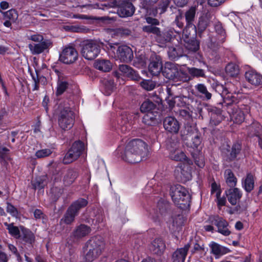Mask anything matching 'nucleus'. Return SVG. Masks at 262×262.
<instances>
[{"mask_svg":"<svg viewBox=\"0 0 262 262\" xmlns=\"http://www.w3.org/2000/svg\"><path fill=\"white\" fill-rule=\"evenodd\" d=\"M147 151V145L139 139H135L129 141L121 153L122 159L130 163H138L142 157Z\"/></svg>","mask_w":262,"mask_h":262,"instance_id":"f257e3e1","label":"nucleus"},{"mask_svg":"<svg viewBox=\"0 0 262 262\" xmlns=\"http://www.w3.org/2000/svg\"><path fill=\"white\" fill-rule=\"evenodd\" d=\"M105 247L103 238L100 236L92 237L83 247L84 262H92L101 254Z\"/></svg>","mask_w":262,"mask_h":262,"instance_id":"f03ea898","label":"nucleus"},{"mask_svg":"<svg viewBox=\"0 0 262 262\" xmlns=\"http://www.w3.org/2000/svg\"><path fill=\"white\" fill-rule=\"evenodd\" d=\"M169 193L172 201L179 208L185 210L190 206L191 196L184 187L179 184L171 186Z\"/></svg>","mask_w":262,"mask_h":262,"instance_id":"7ed1b4c3","label":"nucleus"},{"mask_svg":"<svg viewBox=\"0 0 262 262\" xmlns=\"http://www.w3.org/2000/svg\"><path fill=\"white\" fill-rule=\"evenodd\" d=\"M88 204V201L83 198H79L73 202L69 206L64 213L61 222L66 225H71L78 215L81 209L85 207Z\"/></svg>","mask_w":262,"mask_h":262,"instance_id":"20e7f679","label":"nucleus"},{"mask_svg":"<svg viewBox=\"0 0 262 262\" xmlns=\"http://www.w3.org/2000/svg\"><path fill=\"white\" fill-rule=\"evenodd\" d=\"M162 74L166 78L176 81L186 82L189 79L187 73L183 71H179L174 63L170 62L165 63Z\"/></svg>","mask_w":262,"mask_h":262,"instance_id":"39448f33","label":"nucleus"},{"mask_svg":"<svg viewBox=\"0 0 262 262\" xmlns=\"http://www.w3.org/2000/svg\"><path fill=\"white\" fill-rule=\"evenodd\" d=\"M100 43L96 40H85L81 43V54L86 59L92 60L97 57L100 52Z\"/></svg>","mask_w":262,"mask_h":262,"instance_id":"423d86ee","label":"nucleus"},{"mask_svg":"<svg viewBox=\"0 0 262 262\" xmlns=\"http://www.w3.org/2000/svg\"><path fill=\"white\" fill-rule=\"evenodd\" d=\"M75 116L74 112L70 107H64L61 109L58 117V123L63 130L71 129L74 123Z\"/></svg>","mask_w":262,"mask_h":262,"instance_id":"0eeeda50","label":"nucleus"},{"mask_svg":"<svg viewBox=\"0 0 262 262\" xmlns=\"http://www.w3.org/2000/svg\"><path fill=\"white\" fill-rule=\"evenodd\" d=\"M84 150V144L83 142L80 140L74 142L62 160L63 163L68 164L76 160L81 155Z\"/></svg>","mask_w":262,"mask_h":262,"instance_id":"6e6552de","label":"nucleus"},{"mask_svg":"<svg viewBox=\"0 0 262 262\" xmlns=\"http://www.w3.org/2000/svg\"><path fill=\"white\" fill-rule=\"evenodd\" d=\"M102 9L108 10L109 13L116 12L119 16H132L135 11V7L130 2L118 3L116 6H108L107 8L103 7Z\"/></svg>","mask_w":262,"mask_h":262,"instance_id":"1a4fd4ad","label":"nucleus"},{"mask_svg":"<svg viewBox=\"0 0 262 262\" xmlns=\"http://www.w3.org/2000/svg\"><path fill=\"white\" fill-rule=\"evenodd\" d=\"M249 111V106L240 104L230 107L228 113L234 123L241 124L245 119V114L248 113Z\"/></svg>","mask_w":262,"mask_h":262,"instance_id":"9d476101","label":"nucleus"},{"mask_svg":"<svg viewBox=\"0 0 262 262\" xmlns=\"http://www.w3.org/2000/svg\"><path fill=\"white\" fill-rule=\"evenodd\" d=\"M78 55V52L74 47H66L60 54L59 60L66 64H71L77 59Z\"/></svg>","mask_w":262,"mask_h":262,"instance_id":"9b49d317","label":"nucleus"},{"mask_svg":"<svg viewBox=\"0 0 262 262\" xmlns=\"http://www.w3.org/2000/svg\"><path fill=\"white\" fill-rule=\"evenodd\" d=\"M170 209V204L166 201L160 200L157 203L156 209L152 217L155 222H159L163 217L165 216Z\"/></svg>","mask_w":262,"mask_h":262,"instance_id":"f8f14e48","label":"nucleus"},{"mask_svg":"<svg viewBox=\"0 0 262 262\" xmlns=\"http://www.w3.org/2000/svg\"><path fill=\"white\" fill-rule=\"evenodd\" d=\"M209 222L217 227V232L224 236H228L231 232L228 229L229 223L219 215H212L209 217Z\"/></svg>","mask_w":262,"mask_h":262,"instance_id":"ddd939ff","label":"nucleus"},{"mask_svg":"<svg viewBox=\"0 0 262 262\" xmlns=\"http://www.w3.org/2000/svg\"><path fill=\"white\" fill-rule=\"evenodd\" d=\"M91 228L86 225L80 224L75 227L72 232L69 241H71L72 243H77L82 238L88 235L91 232Z\"/></svg>","mask_w":262,"mask_h":262,"instance_id":"4468645a","label":"nucleus"},{"mask_svg":"<svg viewBox=\"0 0 262 262\" xmlns=\"http://www.w3.org/2000/svg\"><path fill=\"white\" fill-rule=\"evenodd\" d=\"M162 70L163 64L161 57L156 54L151 55L148 65L149 72L153 76H158L162 73Z\"/></svg>","mask_w":262,"mask_h":262,"instance_id":"2eb2a0df","label":"nucleus"},{"mask_svg":"<svg viewBox=\"0 0 262 262\" xmlns=\"http://www.w3.org/2000/svg\"><path fill=\"white\" fill-rule=\"evenodd\" d=\"M116 54L118 58L124 62H129L134 57L132 49L127 46L122 45L118 47Z\"/></svg>","mask_w":262,"mask_h":262,"instance_id":"dca6fc26","label":"nucleus"},{"mask_svg":"<svg viewBox=\"0 0 262 262\" xmlns=\"http://www.w3.org/2000/svg\"><path fill=\"white\" fill-rule=\"evenodd\" d=\"M246 80L252 85L257 86L262 84V75L253 69L247 71L245 73Z\"/></svg>","mask_w":262,"mask_h":262,"instance_id":"f3484780","label":"nucleus"},{"mask_svg":"<svg viewBox=\"0 0 262 262\" xmlns=\"http://www.w3.org/2000/svg\"><path fill=\"white\" fill-rule=\"evenodd\" d=\"M163 126L166 131L173 134H178L180 127L179 121L171 116L166 117L164 119Z\"/></svg>","mask_w":262,"mask_h":262,"instance_id":"a211bd4d","label":"nucleus"},{"mask_svg":"<svg viewBox=\"0 0 262 262\" xmlns=\"http://www.w3.org/2000/svg\"><path fill=\"white\" fill-rule=\"evenodd\" d=\"M210 116L209 126L213 127L218 125L224 119L222 111L216 107H212L208 109Z\"/></svg>","mask_w":262,"mask_h":262,"instance_id":"6ab92c4d","label":"nucleus"},{"mask_svg":"<svg viewBox=\"0 0 262 262\" xmlns=\"http://www.w3.org/2000/svg\"><path fill=\"white\" fill-rule=\"evenodd\" d=\"M165 248V243L161 238H155L149 246L150 251L153 254L158 256H161L164 253Z\"/></svg>","mask_w":262,"mask_h":262,"instance_id":"aec40b11","label":"nucleus"},{"mask_svg":"<svg viewBox=\"0 0 262 262\" xmlns=\"http://www.w3.org/2000/svg\"><path fill=\"white\" fill-rule=\"evenodd\" d=\"M190 245L191 244L189 243L184 247L178 248L172 255L173 262H185Z\"/></svg>","mask_w":262,"mask_h":262,"instance_id":"412c9836","label":"nucleus"},{"mask_svg":"<svg viewBox=\"0 0 262 262\" xmlns=\"http://www.w3.org/2000/svg\"><path fill=\"white\" fill-rule=\"evenodd\" d=\"M86 23L96 26H106L116 21L115 17H84Z\"/></svg>","mask_w":262,"mask_h":262,"instance_id":"4be33fe9","label":"nucleus"},{"mask_svg":"<svg viewBox=\"0 0 262 262\" xmlns=\"http://www.w3.org/2000/svg\"><path fill=\"white\" fill-rule=\"evenodd\" d=\"M225 194L229 202L235 205L242 196V193L237 188H231L225 191Z\"/></svg>","mask_w":262,"mask_h":262,"instance_id":"5701e85b","label":"nucleus"},{"mask_svg":"<svg viewBox=\"0 0 262 262\" xmlns=\"http://www.w3.org/2000/svg\"><path fill=\"white\" fill-rule=\"evenodd\" d=\"M169 156L170 159L176 161L182 162L183 163L191 165L192 161L189 159L185 154L179 148L170 152Z\"/></svg>","mask_w":262,"mask_h":262,"instance_id":"b1692460","label":"nucleus"},{"mask_svg":"<svg viewBox=\"0 0 262 262\" xmlns=\"http://www.w3.org/2000/svg\"><path fill=\"white\" fill-rule=\"evenodd\" d=\"M21 233L20 237L18 238L26 244L32 246L35 242V235L29 229L23 226L19 227Z\"/></svg>","mask_w":262,"mask_h":262,"instance_id":"393cba45","label":"nucleus"},{"mask_svg":"<svg viewBox=\"0 0 262 262\" xmlns=\"http://www.w3.org/2000/svg\"><path fill=\"white\" fill-rule=\"evenodd\" d=\"M145 18L146 22L150 25L143 26L142 28L143 31L148 33H152L156 35L160 34V30L159 28L154 26V25H159V20L154 17H145Z\"/></svg>","mask_w":262,"mask_h":262,"instance_id":"a878e982","label":"nucleus"},{"mask_svg":"<svg viewBox=\"0 0 262 262\" xmlns=\"http://www.w3.org/2000/svg\"><path fill=\"white\" fill-rule=\"evenodd\" d=\"M168 58L171 60H176L184 55V50L181 45L169 47L167 50Z\"/></svg>","mask_w":262,"mask_h":262,"instance_id":"bb28decb","label":"nucleus"},{"mask_svg":"<svg viewBox=\"0 0 262 262\" xmlns=\"http://www.w3.org/2000/svg\"><path fill=\"white\" fill-rule=\"evenodd\" d=\"M190 166L183 163L180 164V166L177 168L176 172H178L181 181L186 182L191 179V174L190 169Z\"/></svg>","mask_w":262,"mask_h":262,"instance_id":"cd10ccee","label":"nucleus"},{"mask_svg":"<svg viewBox=\"0 0 262 262\" xmlns=\"http://www.w3.org/2000/svg\"><path fill=\"white\" fill-rule=\"evenodd\" d=\"M119 70L125 76L130 78L132 80L135 81H139L140 79V76L138 74V73L132 68L127 65H120L119 67Z\"/></svg>","mask_w":262,"mask_h":262,"instance_id":"c85d7f7f","label":"nucleus"},{"mask_svg":"<svg viewBox=\"0 0 262 262\" xmlns=\"http://www.w3.org/2000/svg\"><path fill=\"white\" fill-rule=\"evenodd\" d=\"M52 45L50 40H45L40 43L29 45V48L33 54H39L43 52L45 50L49 48Z\"/></svg>","mask_w":262,"mask_h":262,"instance_id":"c756f323","label":"nucleus"},{"mask_svg":"<svg viewBox=\"0 0 262 262\" xmlns=\"http://www.w3.org/2000/svg\"><path fill=\"white\" fill-rule=\"evenodd\" d=\"M221 38L216 35L215 36L212 34H209L208 38L206 40V43L208 47L212 50H216L221 45L224 43L226 39L220 40Z\"/></svg>","mask_w":262,"mask_h":262,"instance_id":"7c9ffc66","label":"nucleus"},{"mask_svg":"<svg viewBox=\"0 0 262 262\" xmlns=\"http://www.w3.org/2000/svg\"><path fill=\"white\" fill-rule=\"evenodd\" d=\"M78 176V171L74 169H68L63 177V183L66 186L72 184Z\"/></svg>","mask_w":262,"mask_h":262,"instance_id":"2f4dec72","label":"nucleus"},{"mask_svg":"<svg viewBox=\"0 0 262 262\" xmlns=\"http://www.w3.org/2000/svg\"><path fill=\"white\" fill-rule=\"evenodd\" d=\"M225 72L227 76L236 77L240 72L239 67L234 62H230L225 67Z\"/></svg>","mask_w":262,"mask_h":262,"instance_id":"473e14b6","label":"nucleus"},{"mask_svg":"<svg viewBox=\"0 0 262 262\" xmlns=\"http://www.w3.org/2000/svg\"><path fill=\"white\" fill-rule=\"evenodd\" d=\"M224 99V106L227 107V110L228 112V110L230 107H233L234 105H239L238 99L232 94L228 92V94L225 95L222 97Z\"/></svg>","mask_w":262,"mask_h":262,"instance_id":"72a5a7b5","label":"nucleus"},{"mask_svg":"<svg viewBox=\"0 0 262 262\" xmlns=\"http://www.w3.org/2000/svg\"><path fill=\"white\" fill-rule=\"evenodd\" d=\"M169 4V0H162V2L158 5V7H156L155 9H153L152 10L150 11L149 15L156 16L158 15L162 14L166 10Z\"/></svg>","mask_w":262,"mask_h":262,"instance_id":"f704fd0d","label":"nucleus"},{"mask_svg":"<svg viewBox=\"0 0 262 262\" xmlns=\"http://www.w3.org/2000/svg\"><path fill=\"white\" fill-rule=\"evenodd\" d=\"M171 220V223L169 225V229L171 231H174L183 224L184 218L181 214L172 215Z\"/></svg>","mask_w":262,"mask_h":262,"instance_id":"c9c22d12","label":"nucleus"},{"mask_svg":"<svg viewBox=\"0 0 262 262\" xmlns=\"http://www.w3.org/2000/svg\"><path fill=\"white\" fill-rule=\"evenodd\" d=\"M185 48L189 52H196L200 49V42L195 38L189 39L185 40Z\"/></svg>","mask_w":262,"mask_h":262,"instance_id":"e433bc0d","label":"nucleus"},{"mask_svg":"<svg viewBox=\"0 0 262 262\" xmlns=\"http://www.w3.org/2000/svg\"><path fill=\"white\" fill-rule=\"evenodd\" d=\"M211 252L215 256L224 255L230 252L228 248L222 246L217 243L213 242L210 245Z\"/></svg>","mask_w":262,"mask_h":262,"instance_id":"4c0bfd02","label":"nucleus"},{"mask_svg":"<svg viewBox=\"0 0 262 262\" xmlns=\"http://www.w3.org/2000/svg\"><path fill=\"white\" fill-rule=\"evenodd\" d=\"M112 64L109 60H98L95 62L96 69L104 72H109L112 69Z\"/></svg>","mask_w":262,"mask_h":262,"instance_id":"58836bf2","label":"nucleus"},{"mask_svg":"<svg viewBox=\"0 0 262 262\" xmlns=\"http://www.w3.org/2000/svg\"><path fill=\"white\" fill-rule=\"evenodd\" d=\"M226 183L230 187H234L237 183V179L232 171L230 169H226L224 172Z\"/></svg>","mask_w":262,"mask_h":262,"instance_id":"ea45409f","label":"nucleus"},{"mask_svg":"<svg viewBox=\"0 0 262 262\" xmlns=\"http://www.w3.org/2000/svg\"><path fill=\"white\" fill-rule=\"evenodd\" d=\"M156 107V104L149 100H147L142 103L140 106V111L142 113H153Z\"/></svg>","mask_w":262,"mask_h":262,"instance_id":"a19ab883","label":"nucleus"},{"mask_svg":"<svg viewBox=\"0 0 262 262\" xmlns=\"http://www.w3.org/2000/svg\"><path fill=\"white\" fill-rule=\"evenodd\" d=\"M242 149V145L239 142H236L233 144L229 155L228 157L227 161L229 162L234 160L238 155L239 154Z\"/></svg>","mask_w":262,"mask_h":262,"instance_id":"79ce46f5","label":"nucleus"},{"mask_svg":"<svg viewBox=\"0 0 262 262\" xmlns=\"http://www.w3.org/2000/svg\"><path fill=\"white\" fill-rule=\"evenodd\" d=\"M243 186L245 190L248 192H251L254 188V177L251 173L247 174L246 178L242 183Z\"/></svg>","mask_w":262,"mask_h":262,"instance_id":"37998d69","label":"nucleus"},{"mask_svg":"<svg viewBox=\"0 0 262 262\" xmlns=\"http://www.w3.org/2000/svg\"><path fill=\"white\" fill-rule=\"evenodd\" d=\"M261 126L258 122H253L248 127V136L249 137H258L261 135Z\"/></svg>","mask_w":262,"mask_h":262,"instance_id":"c03bdc74","label":"nucleus"},{"mask_svg":"<svg viewBox=\"0 0 262 262\" xmlns=\"http://www.w3.org/2000/svg\"><path fill=\"white\" fill-rule=\"evenodd\" d=\"M192 107L189 106L187 107L185 109H180L178 111L179 116L182 117L183 119L189 122L192 120Z\"/></svg>","mask_w":262,"mask_h":262,"instance_id":"a18cd8bd","label":"nucleus"},{"mask_svg":"<svg viewBox=\"0 0 262 262\" xmlns=\"http://www.w3.org/2000/svg\"><path fill=\"white\" fill-rule=\"evenodd\" d=\"M196 90L202 94V96L206 100H209L211 98L212 94L209 92L206 86L202 83L197 84L195 86Z\"/></svg>","mask_w":262,"mask_h":262,"instance_id":"49530a36","label":"nucleus"},{"mask_svg":"<svg viewBox=\"0 0 262 262\" xmlns=\"http://www.w3.org/2000/svg\"><path fill=\"white\" fill-rule=\"evenodd\" d=\"M214 28L215 33H216V35H217L221 38L219 40H222L223 39H226V31L223 28V27L220 21L215 23L214 25Z\"/></svg>","mask_w":262,"mask_h":262,"instance_id":"de8ad7c7","label":"nucleus"},{"mask_svg":"<svg viewBox=\"0 0 262 262\" xmlns=\"http://www.w3.org/2000/svg\"><path fill=\"white\" fill-rule=\"evenodd\" d=\"M172 38V35L168 32H163L162 34L160 32L157 35L156 40L159 43L164 44L171 41Z\"/></svg>","mask_w":262,"mask_h":262,"instance_id":"09e8293b","label":"nucleus"},{"mask_svg":"<svg viewBox=\"0 0 262 262\" xmlns=\"http://www.w3.org/2000/svg\"><path fill=\"white\" fill-rule=\"evenodd\" d=\"M5 226L7 227V229L8 230L9 233L14 237L18 239L20 237L21 231L19 228L14 226L13 224H8L5 223Z\"/></svg>","mask_w":262,"mask_h":262,"instance_id":"8fccbe9b","label":"nucleus"},{"mask_svg":"<svg viewBox=\"0 0 262 262\" xmlns=\"http://www.w3.org/2000/svg\"><path fill=\"white\" fill-rule=\"evenodd\" d=\"M142 122L145 125L152 126L157 123V120L153 113H148L143 116Z\"/></svg>","mask_w":262,"mask_h":262,"instance_id":"3c124183","label":"nucleus"},{"mask_svg":"<svg viewBox=\"0 0 262 262\" xmlns=\"http://www.w3.org/2000/svg\"><path fill=\"white\" fill-rule=\"evenodd\" d=\"M166 147L170 153L179 149V143L177 140L169 138L166 141Z\"/></svg>","mask_w":262,"mask_h":262,"instance_id":"603ef678","label":"nucleus"},{"mask_svg":"<svg viewBox=\"0 0 262 262\" xmlns=\"http://www.w3.org/2000/svg\"><path fill=\"white\" fill-rule=\"evenodd\" d=\"M188 73L192 77H205V71L203 69L196 68H188Z\"/></svg>","mask_w":262,"mask_h":262,"instance_id":"864d4df0","label":"nucleus"},{"mask_svg":"<svg viewBox=\"0 0 262 262\" xmlns=\"http://www.w3.org/2000/svg\"><path fill=\"white\" fill-rule=\"evenodd\" d=\"M1 133H3L1 135V136L3 137L4 140H9L10 138L11 139V142L12 143L15 142V137L18 135V131H12L10 132L9 130L1 132Z\"/></svg>","mask_w":262,"mask_h":262,"instance_id":"5fc2aeb1","label":"nucleus"},{"mask_svg":"<svg viewBox=\"0 0 262 262\" xmlns=\"http://www.w3.org/2000/svg\"><path fill=\"white\" fill-rule=\"evenodd\" d=\"M68 83L66 81L59 80L57 82L56 95L59 96L62 94L68 87Z\"/></svg>","mask_w":262,"mask_h":262,"instance_id":"6e6d98bb","label":"nucleus"},{"mask_svg":"<svg viewBox=\"0 0 262 262\" xmlns=\"http://www.w3.org/2000/svg\"><path fill=\"white\" fill-rule=\"evenodd\" d=\"M210 20L209 17H199L198 28L199 31H203L209 25Z\"/></svg>","mask_w":262,"mask_h":262,"instance_id":"4d7b16f0","label":"nucleus"},{"mask_svg":"<svg viewBox=\"0 0 262 262\" xmlns=\"http://www.w3.org/2000/svg\"><path fill=\"white\" fill-rule=\"evenodd\" d=\"M63 28L66 31L73 32H84L86 30L84 27L73 25H66L63 26Z\"/></svg>","mask_w":262,"mask_h":262,"instance_id":"13d9d810","label":"nucleus"},{"mask_svg":"<svg viewBox=\"0 0 262 262\" xmlns=\"http://www.w3.org/2000/svg\"><path fill=\"white\" fill-rule=\"evenodd\" d=\"M140 85L147 91H151L155 89L156 83L150 80H143L140 82Z\"/></svg>","mask_w":262,"mask_h":262,"instance_id":"bf43d9fd","label":"nucleus"},{"mask_svg":"<svg viewBox=\"0 0 262 262\" xmlns=\"http://www.w3.org/2000/svg\"><path fill=\"white\" fill-rule=\"evenodd\" d=\"M205 251L204 245L201 242H195L194 243L192 249L191 250L192 254L196 253H202Z\"/></svg>","mask_w":262,"mask_h":262,"instance_id":"052dcab7","label":"nucleus"},{"mask_svg":"<svg viewBox=\"0 0 262 262\" xmlns=\"http://www.w3.org/2000/svg\"><path fill=\"white\" fill-rule=\"evenodd\" d=\"M192 144L191 146L193 148H198L202 142L201 135L200 133L196 132L194 136L191 138Z\"/></svg>","mask_w":262,"mask_h":262,"instance_id":"680f3d73","label":"nucleus"},{"mask_svg":"<svg viewBox=\"0 0 262 262\" xmlns=\"http://www.w3.org/2000/svg\"><path fill=\"white\" fill-rule=\"evenodd\" d=\"M52 153V151L49 148L37 150L35 153V156L37 158H42L49 156Z\"/></svg>","mask_w":262,"mask_h":262,"instance_id":"e2e57ef3","label":"nucleus"},{"mask_svg":"<svg viewBox=\"0 0 262 262\" xmlns=\"http://www.w3.org/2000/svg\"><path fill=\"white\" fill-rule=\"evenodd\" d=\"M114 82L112 80H106L104 83V93L106 95H110L113 91Z\"/></svg>","mask_w":262,"mask_h":262,"instance_id":"0e129e2a","label":"nucleus"},{"mask_svg":"<svg viewBox=\"0 0 262 262\" xmlns=\"http://www.w3.org/2000/svg\"><path fill=\"white\" fill-rule=\"evenodd\" d=\"M200 7V8H203V6L202 4L200 5H198L197 6L194 5L191 6L188 10L186 12L185 16H195V14L196 13V11L198 10V8Z\"/></svg>","mask_w":262,"mask_h":262,"instance_id":"69168bd1","label":"nucleus"},{"mask_svg":"<svg viewBox=\"0 0 262 262\" xmlns=\"http://www.w3.org/2000/svg\"><path fill=\"white\" fill-rule=\"evenodd\" d=\"M196 132L195 126L190 124L189 122H188L184 124V134L188 135L190 134H194Z\"/></svg>","mask_w":262,"mask_h":262,"instance_id":"338daca9","label":"nucleus"},{"mask_svg":"<svg viewBox=\"0 0 262 262\" xmlns=\"http://www.w3.org/2000/svg\"><path fill=\"white\" fill-rule=\"evenodd\" d=\"M33 187L34 189H40L43 188L45 185L44 181L40 179H36L35 181L32 183Z\"/></svg>","mask_w":262,"mask_h":262,"instance_id":"774afa93","label":"nucleus"}]
</instances>
